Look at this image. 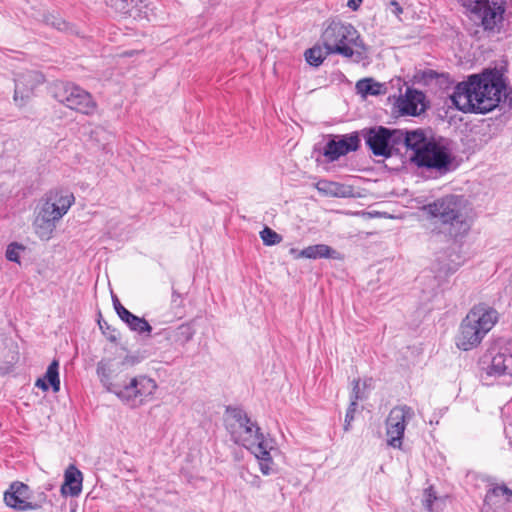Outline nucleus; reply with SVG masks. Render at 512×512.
Wrapping results in <instances>:
<instances>
[{
	"instance_id": "9b49d317",
	"label": "nucleus",
	"mask_w": 512,
	"mask_h": 512,
	"mask_svg": "<svg viewBox=\"0 0 512 512\" xmlns=\"http://www.w3.org/2000/svg\"><path fill=\"white\" fill-rule=\"evenodd\" d=\"M414 416V410L407 405L396 406L391 409L386 419V435L389 446L397 449L402 447L406 425Z\"/></svg>"
},
{
	"instance_id": "c756f323",
	"label": "nucleus",
	"mask_w": 512,
	"mask_h": 512,
	"mask_svg": "<svg viewBox=\"0 0 512 512\" xmlns=\"http://www.w3.org/2000/svg\"><path fill=\"white\" fill-rule=\"evenodd\" d=\"M22 250H24V247L22 245H19L17 243H11L8 245L6 249V258L9 261L19 263L20 251Z\"/></svg>"
},
{
	"instance_id": "58836bf2",
	"label": "nucleus",
	"mask_w": 512,
	"mask_h": 512,
	"mask_svg": "<svg viewBox=\"0 0 512 512\" xmlns=\"http://www.w3.org/2000/svg\"><path fill=\"white\" fill-rule=\"evenodd\" d=\"M179 298H180V294L177 293L176 291H173V293H172V301L176 302Z\"/></svg>"
},
{
	"instance_id": "bb28decb",
	"label": "nucleus",
	"mask_w": 512,
	"mask_h": 512,
	"mask_svg": "<svg viewBox=\"0 0 512 512\" xmlns=\"http://www.w3.org/2000/svg\"><path fill=\"white\" fill-rule=\"evenodd\" d=\"M195 334V331L193 328L188 324L180 325L173 333V338L175 342L185 345L189 341L192 340L193 336Z\"/></svg>"
},
{
	"instance_id": "9d476101",
	"label": "nucleus",
	"mask_w": 512,
	"mask_h": 512,
	"mask_svg": "<svg viewBox=\"0 0 512 512\" xmlns=\"http://www.w3.org/2000/svg\"><path fill=\"white\" fill-rule=\"evenodd\" d=\"M54 97L68 108L86 115L94 113L96 109L90 93L71 83L57 85Z\"/></svg>"
},
{
	"instance_id": "2f4dec72",
	"label": "nucleus",
	"mask_w": 512,
	"mask_h": 512,
	"mask_svg": "<svg viewBox=\"0 0 512 512\" xmlns=\"http://www.w3.org/2000/svg\"><path fill=\"white\" fill-rule=\"evenodd\" d=\"M47 502V495L44 491L38 492L36 495L31 494L29 504L30 510H38Z\"/></svg>"
},
{
	"instance_id": "b1692460",
	"label": "nucleus",
	"mask_w": 512,
	"mask_h": 512,
	"mask_svg": "<svg viewBox=\"0 0 512 512\" xmlns=\"http://www.w3.org/2000/svg\"><path fill=\"white\" fill-rule=\"evenodd\" d=\"M332 54L333 53H328V49H325L324 47L322 48L319 45H315L312 48L306 50L305 59L310 65L318 67L323 63L328 55Z\"/></svg>"
},
{
	"instance_id": "dca6fc26",
	"label": "nucleus",
	"mask_w": 512,
	"mask_h": 512,
	"mask_svg": "<svg viewBox=\"0 0 512 512\" xmlns=\"http://www.w3.org/2000/svg\"><path fill=\"white\" fill-rule=\"evenodd\" d=\"M389 136V128L382 126L372 128L367 133L366 144L374 155L388 158L391 156Z\"/></svg>"
},
{
	"instance_id": "2eb2a0df",
	"label": "nucleus",
	"mask_w": 512,
	"mask_h": 512,
	"mask_svg": "<svg viewBox=\"0 0 512 512\" xmlns=\"http://www.w3.org/2000/svg\"><path fill=\"white\" fill-rule=\"evenodd\" d=\"M43 82V76L35 71L18 75L15 79L14 100L22 105L30 97L33 89Z\"/></svg>"
},
{
	"instance_id": "20e7f679",
	"label": "nucleus",
	"mask_w": 512,
	"mask_h": 512,
	"mask_svg": "<svg viewBox=\"0 0 512 512\" xmlns=\"http://www.w3.org/2000/svg\"><path fill=\"white\" fill-rule=\"evenodd\" d=\"M405 147L413 151L410 160L418 167L446 173L452 162L448 149L427 138L422 129L407 130Z\"/></svg>"
},
{
	"instance_id": "393cba45",
	"label": "nucleus",
	"mask_w": 512,
	"mask_h": 512,
	"mask_svg": "<svg viewBox=\"0 0 512 512\" xmlns=\"http://www.w3.org/2000/svg\"><path fill=\"white\" fill-rule=\"evenodd\" d=\"M59 362L53 360L47 368L44 379L50 384L54 392L60 390Z\"/></svg>"
},
{
	"instance_id": "aec40b11",
	"label": "nucleus",
	"mask_w": 512,
	"mask_h": 512,
	"mask_svg": "<svg viewBox=\"0 0 512 512\" xmlns=\"http://www.w3.org/2000/svg\"><path fill=\"white\" fill-rule=\"evenodd\" d=\"M96 372L105 389L115 394L121 384L120 381L113 380L114 373L116 372L115 364L111 360H101L97 364Z\"/></svg>"
},
{
	"instance_id": "cd10ccee",
	"label": "nucleus",
	"mask_w": 512,
	"mask_h": 512,
	"mask_svg": "<svg viewBox=\"0 0 512 512\" xmlns=\"http://www.w3.org/2000/svg\"><path fill=\"white\" fill-rule=\"evenodd\" d=\"M371 379H365L362 384L360 379H354L352 381V391L350 395V400H363L367 397L365 394V389L370 386Z\"/></svg>"
},
{
	"instance_id": "7ed1b4c3",
	"label": "nucleus",
	"mask_w": 512,
	"mask_h": 512,
	"mask_svg": "<svg viewBox=\"0 0 512 512\" xmlns=\"http://www.w3.org/2000/svg\"><path fill=\"white\" fill-rule=\"evenodd\" d=\"M225 423L234 443L250 450L259 460L261 472L264 475H269L273 464L271 456V452L274 450L272 439L266 438L257 423L252 421L241 408L227 407Z\"/></svg>"
},
{
	"instance_id": "473e14b6",
	"label": "nucleus",
	"mask_w": 512,
	"mask_h": 512,
	"mask_svg": "<svg viewBox=\"0 0 512 512\" xmlns=\"http://www.w3.org/2000/svg\"><path fill=\"white\" fill-rule=\"evenodd\" d=\"M437 500H438V498H437L435 492L433 491L432 487H430V488L425 490L424 506L426 507V509L429 512H434L435 511V509L433 507V504Z\"/></svg>"
},
{
	"instance_id": "f704fd0d",
	"label": "nucleus",
	"mask_w": 512,
	"mask_h": 512,
	"mask_svg": "<svg viewBox=\"0 0 512 512\" xmlns=\"http://www.w3.org/2000/svg\"><path fill=\"white\" fill-rule=\"evenodd\" d=\"M113 306H114V309L117 313V315L120 317L122 316V311L121 310H127L119 301V299L115 296L113 297Z\"/></svg>"
},
{
	"instance_id": "ea45409f",
	"label": "nucleus",
	"mask_w": 512,
	"mask_h": 512,
	"mask_svg": "<svg viewBox=\"0 0 512 512\" xmlns=\"http://www.w3.org/2000/svg\"><path fill=\"white\" fill-rule=\"evenodd\" d=\"M51 489H52V485H48V486L46 487V490H51Z\"/></svg>"
},
{
	"instance_id": "5701e85b",
	"label": "nucleus",
	"mask_w": 512,
	"mask_h": 512,
	"mask_svg": "<svg viewBox=\"0 0 512 512\" xmlns=\"http://www.w3.org/2000/svg\"><path fill=\"white\" fill-rule=\"evenodd\" d=\"M356 89L358 93L363 96L367 95H380L383 93V84L374 81L371 78L359 80L356 83Z\"/></svg>"
},
{
	"instance_id": "f8f14e48",
	"label": "nucleus",
	"mask_w": 512,
	"mask_h": 512,
	"mask_svg": "<svg viewBox=\"0 0 512 512\" xmlns=\"http://www.w3.org/2000/svg\"><path fill=\"white\" fill-rule=\"evenodd\" d=\"M488 377H494L504 385L512 384V347H500L490 363L483 368Z\"/></svg>"
},
{
	"instance_id": "1a4fd4ad",
	"label": "nucleus",
	"mask_w": 512,
	"mask_h": 512,
	"mask_svg": "<svg viewBox=\"0 0 512 512\" xmlns=\"http://www.w3.org/2000/svg\"><path fill=\"white\" fill-rule=\"evenodd\" d=\"M154 379L144 375L132 377L128 382H121L115 395L126 405L136 408L147 402L157 390Z\"/></svg>"
},
{
	"instance_id": "6ab92c4d",
	"label": "nucleus",
	"mask_w": 512,
	"mask_h": 512,
	"mask_svg": "<svg viewBox=\"0 0 512 512\" xmlns=\"http://www.w3.org/2000/svg\"><path fill=\"white\" fill-rule=\"evenodd\" d=\"M83 476L74 465H69L64 474V483L61 486V493L64 496H78L82 491Z\"/></svg>"
},
{
	"instance_id": "f3484780",
	"label": "nucleus",
	"mask_w": 512,
	"mask_h": 512,
	"mask_svg": "<svg viewBox=\"0 0 512 512\" xmlns=\"http://www.w3.org/2000/svg\"><path fill=\"white\" fill-rule=\"evenodd\" d=\"M511 498L512 489L505 484L491 483L484 498V506L496 510L498 507L509 503Z\"/></svg>"
},
{
	"instance_id": "f03ea898",
	"label": "nucleus",
	"mask_w": 512,
	"mask_h": 512,
	"mask_svg": "<svg viewBox=\"0 0 512 512\" xmlns=\"http://www.w3.org/2000/svg\"><path fill=\"white\" fill-rule=\"evenodd\" d=\"M468 202L462 195L449 194L422 207L431 225V232L449 240L465 238L472 226Z\"/></svg>"
},
{
	"instance_id": "39448f33",
	"label": "nucleus",
	"mask_w": 512,
	"mask_h": 512,
	"mask_svg": "<svg viewBox=\"0 0 512 512\" xmlns=\"http://www.w3.org/2000/svg\"><path fill=\"white\" fill-rule=\"evenodd\" d=\"M75 201L72 192L65 189H52L40 200L33 223L35 233L42 240H49L56 223L68 212Z\"/></svg>"
},
{
	"instance_id": "a878e982",
	"label": "nucleus",
	"mask_w": 512,
	"mask_h": 512,
	"mask_svg": "<svg viewBox=\"0 0 512 512\" xmlns=\"http://www.w3.org/2000/svg\"><path fill=\"white\" fill-rule=\"evenodd\" d=\"M389 146L391 154L393 151H399V145H403L405 147L406 143V135L407 130H401V129H389Z\"/></svg>"
},
{
	"instance_id": "a211bd4d",
	"label": "nucleus",
	"mask_w": 512,
	"mask_h": 512,
	"mask_svg": "<svg viewBox=\"0 0 512 512\" xmlns=\"http://www.w3.org/2000/svg\"><path fill=\"white\" fill-rule=\"evenodd\" d=\"M425 95L417 90L407 89L405 96L398 100V107L403 115L416 116L424 111Z\"/></svg>"
},
{
	"instance_id": "6e6552de",
	"label": "nucleus",
	"mask_w": 512,
	"mask_h": 512,
	"mask_svg": "<svg viewBox=\"0 0 512 512\" xmlns=\"http://www.w3.org/2000/svg\"><path fill=\"white\" fill-rule=\"evenodd\" d=\"M504 0H476L465 10L467 17L487 35L500 33L504 25Z\"/></svg>"
},
{
	"instance_id": "423d86ee",
	"label": "nucleus",
	"mask_w": 512,
	"mask_h": 512,
	"mask_svg": "<svg viewBox=\"0 0 512 512\" xmlns=\"http://www.w3.org/2000/svg\"><path fill=\"white\" fill-rule=\"evenodd\" d=\"M498 312L485 304L474 306L462 320L456 336V346L463 351L476 348L495 326Z\"/></svg>"
},
{
	"instance_id": "c85d7f7f",
	"label": "nucleus",
	"mask_w": 512,
	"mask_h": 512,
	"mask_svg": "<svg viewBox=\"0 0 512 512\" xmlns=\"http://www.w3.org/2000/svg\"><path fill=\"white\" fill-rule=\"evenodd\" d=\"M260 237L267 246L276 245L282 241V236L269 227H265L260 232Z\"/></svg>"
},
{
	"instance_id": "c9c22d12",
	"label": "nucleus",
	"mask_w": 512,
	"mask_h": 512,
	"mask_svg": "<svg viewBox=\"0 0 512 512\" xmlns=\"http://www.w3.org/2000/svg\"><path fill=\"white\" fill-rule=\"evenodd\" d=\"M35 385L39 388H41L43 391H47L49 389V386L50 384L44 379V378H39Z\"/></svg>"
},
{
	"instance_id": "72a5a7b5",
	"label": "nucleus",
	"mask_w": 512,
	"mask_h": 512,
	"mask_svg": "<svg viewBox=\"0 0 512 512\" xmlns=\"http://www.w3.org/2000/svg\"><path fill=\"white\" fill-rule=\"evenodd\" d=\"M388 8H389L390 12L397 17H399L400 14L403 12L402 7L396 0H391Z\"/></svg>"
},
{
	"instance_id": "412c9836",
	"label": "nucleus",
	"mask_w": 512,
	"mask_h": 512,
	"mask_svg": "<svg viewBox=\"0 0 512 512\" xmlns=\"http://www.w3.org/2000/svg\"><path fill=\"white\" fill-rule=\"evenodd\" d=\"M290 253L294 255V258H308V259H318V258H335L334 254L336 253L330 246L325 244H317L308 246L300 251L292 248Z\"/></svg>"
},
{
	"instance_id": "e433bc0d",
	"label": "nucleus",
	"mask_w": 512,
	"mask_h": 512,
	"mask_svg": "<svg viewBox=\"0 0 512 512\" xmlns=\"http://www.w3.org/2000/svg\"><path fill=\"white\" fill-rule=\"evenodd\" d=\"M362 0H348V7L352 10H357L361 4Z\"/></svg>"
},
{
	"instance_id": "0eeeda50",
	"label": "nucleus",
	"mask_w": 512,
	"mask_h": 512,
	"mask_svg": "<svg viewBox=\"0 0 512 512\" xmlns=\"http://www.w3.org/2000/svg\"><path fill=\"white\" fill-rule=\"evenodd\" d=\"M320 39L328 53L346 58H351L354 55V48L362 45L360 35L354 26L336 20L327 24Z\"/></svg>"
},
{
	"instance_id": "f257e3e1",
	"label": "nucleus",
	"mask_w": 512,
	"mask_h": 512,
	"mask_svg": "<svg viewBox=\"0 0 512 512\" xmlns=\"http://www.w3.org/2000/svg\"><path fill=\"white\" fill-rule=\"evenodd\" d=\"M511 94L512 89L507 86L503 73L498 69H486L458 83L449 99L451 105L463 113L487 114L501 102L511 104Z\"/></svg>"
},
{
	"instance_id": "ddd939ff",
	"label": "nucleus",
	"mask_w": 512,
	"mask_h": 512,
	"mask_svg": "<svg viewBox=\"0 0 512 512\" xmlns=\"http://www.w3.org/2000/svg\"><path fill=\"white\" fill-rule=\"evenodd\" d=\"M359 143L360 139L356 133L335 136L326 143L323 149V155L328 161L333 162L349 152L356 151L359 147Z\"/></svg>"
},
{
	"instance_id": "4be33fe9",
	"label": "nucleus",
	"mask_w": 512,
	"mask_h": 512,
	"mask_svg": "<svg viewBox=\"0 0 512 512\" xmlns=\"http://www.w3.org/2000/svg\"><path fill=\"white\" fill-rule=\"evenodd\" d=\"M121 311L122 316L119 318L125 322L132 331L138 332L139 334L151 332L152 327L144 318L132 314L129 310Z\"/></svg>"
},
{
	"instance_id": "4c0bfd02",
	"label": "nucleus",
	"mask_w": 512,
	"mask_h": 512,
	"mask_svg": "<svg viewBox=\"0 0 512 512\" xmlns=\"http://www.w3.org/2000/svg\"><path fill=\"white\" fill-rule=\"evenodd\" d=\"M251 485L255 486L257 488H260L261 486V479L259 476H253V480L251 481Z\"/></svg>"
},
{
	"instance_id": "7c9ffc66",
	"label": "nucleus",
	"mask_w": 512,
	"mask_h": 512,
	"mask_svg": "<svg viewBox=\"0 0 512 512\" xmlns=\"http://www.w3.org/2000/svg\"><path fill=\"white\" fill-rule=\"evenodd\" d=\"M358 409V401L350 400V404L348 406V409L346 411L345 415V424H344V430L349 431L350 424L355 418V413Z\"/></svg>"
},
{
	"instance_id": "4468645a",
	"label": "nucleus",
	"mask_w": 512,
	"mask_h": 512,
	"mask_svg": "<svg viewBox=\"0 0 512 512\" xmlns=\"http://www.w3.org/2000/svg\"><path fill=\"white\" fill-rule=\"evenodd\" d=\"M31 490L28 485L22 482H14L4 493L5 504L18 511H29L31 506Z\"/></svg>"
}]
</instances>
